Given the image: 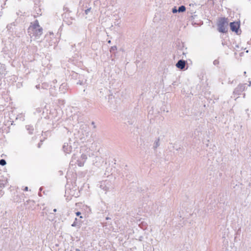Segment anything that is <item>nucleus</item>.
<instances>
[{
	"instance_id": "obj_1",
	"label": "nucleus",
	"mask_w": 251,
	"mask_h": 251,
	"mask_svg": "<svg viewBox=\"0 0 251 251\" xmlns=\"http://www.w3.org/2000/svg\"><path fill=\"white\" fill-rule=\"evenodd\" d=\"M217 30L220 33H226L228 31V21L227 18L221 17L217 22Z\"/></svg>"
},
{
	"instance_id": "obj_2",
	"label": "nucleus",
	"mask_w": 251,
	"mask_h": 251,
	"mask_svg": "<svg viewBox=\"0 0 251 251\" xmlns=\"http://www.w3.org/2000/svg\"><path fill=\"white\" fill-rule=\"evenodd\" d=\"M230 30L235 32L237 35H240L241 32V30L240 29V22L236 21L230 22L229 24Z\"/></svg>"
},
{
	"instance_id": "obj_3",
	"label": "nucleus",
	"mask_w": 251,
	"mask_h": 251,
	"mask_svg": "<svg viewBox=\"0 0 251 251\" xmlns=\"http://www.w3.org/2000/svg\"><path fill=\"white\" fill-rule=\"evenodd\" d=\"M247 83H240L234 89L233 94L236 96H239L241 94L242 92L244 91L247 88L246 86Z\"/></svg>"
},
{
	"instance_id": "obj_4",
	"label": "nucleus",
	"mask_w": 251,
	"mask_h": 251,
	"mask_svg": "<svg viewBox=\"0 0 251 251\" xmlns=\"http://www.w3.org/2000/svg\"><path fill=\"white\" fill-rule=\"evenodd\" d=\"M100 187L105 192L109 191L112 187L109 184V182L106 180L101 183Z\"/></svg>"
},
{
	"instance_id": "obj_5",
	"label": "nucleus",
	"mask_w": 251,
	"mask_h": 251,
	"mask_svg": "<svg viewBox=\"0 0 251 251\" xmlns=\"http://www.w3.org/2000/svg\"><path fill=\"white\" fill-rule=\"evenodd\" d=\"M40 26L38 21L36 20L33 23H31L29 27L28 28V32L29 33L30 31H33L34 29L37 28Z\"/></svg>"
},
{
	"instance_id": "obj_6",
	"label": "nucleus",
	"mask_w": 251,
	"mask_h": 251,
	"mask_svg": "<svg viewBox=\"0 0 251 251\" xmlns=\"http://www.w3.org/2000/svg\"><path fill=\"white\" fill-rule=\"evenodd\" d=\"M186 63V61L183 59H180L176 63V66L177 68L180 70H182L184 68Z\"/></svg>"
},
{
	"instance_id": "obj_7",
	"label": "nucleus",
	"mask_w": 251,
	"mask_h": 251,
	"mask_svg": "<svg viewBox=\"0 0 251 251\" xmlns=\"http://www.w3.org/2000/svg\"><path fill=\"white\" fill-rule=\"evenodd\" d=\"M72 147L68 143H65L63 146V150L66 153H70L72 151Z\"/></svg>"
},
{
	"instance_id": "obj_8",
	"label": "nucleus",
	"mask_w": 251,
	"mask_h": 251,
	"mask_svg": "<svg viewBox=\"0 0 251 251\" xmlns=\"http://www.w3.org/2000/svg\"><path fill=\"white\" fill-rule=\"evenodd\" d=\"M33 31L34 32L35 36H40L42 34L43 28L42 27L39 26L37 28L34 29Z\"/></svg>"
},
{
	"instance_id": "obj_9",
	"label": "nucleus",
	"mask_w": 251,
	"mask_h": 251,
	"mask_svg": "<svg viewBox=\"0 0 251 251\" xmlns=\"http://www.w3.org/2000/svg\"><path fill=\"white\" fill-rule=\"evenodd\" d=\"M7 182L8 181L7 178H3V179H0V187H4L6 185Z\"/></svg>"
},
{
	"instance_id": "obj_10",
	"label": "nucleus",
	"mask_w": 251,
	"mask_h": 251,
	"mask_svg": "<svg viewBox=\"0 0 251 251\" xmlns=\"http://www.w3.org/2000/svg\"><path fill=\"white\" fill-rule=\"evenodd\" d=\"M160 138H158L154 142L153 149L156 150L160 145Z\"/></svg>"
},
{
	"instance_id": "obj_11",
	"label": "nucleus",
	"mask_w": 251,
	"mask_h": 251,
	"mask_svg": "<svg viewBox=\"0 0 251 251\" xmlns=\"http://www.w3.org/2000/svg\"><path fill=\"white\" fill-rule=\"evenodd\" d=\"M101 158L100 157L96 156L95 157V160H93V164L96 166H98L99 165V164L98 163V161L100 162V160H101Z\"/></svg>"
},
{
	"instance_id": "obj_12",
	"label": "nucleus",
	"mask_w": 251,
	"mask_h": 251,
	"mask_svg": "<svg viewBox=\"0 0 251 251\" xmlns=\"http://www.w3.org/2000/svg\"><path fill=\"white\" fill-rule=\"evenodd\" d=\"M26 129L28 131V133L30 134H31L33 133V131L34 130L33 127L30 125H27L26 126Z\"/></svg>"
},
{
	"instance_id": "obj_13",
	"label": "nucleus",
	"mask_w": 251,
	"mask_h": 251,
	"mask_svg": "<svg viewBox=\"0 0 251 251\" xmlns=\"http://www.w3.org/2000/svg\"><path fill=\"white\" fill-rule=\"evenodd\" d=\"M186 10V7L184 5H181L178 7L177 9L178 12H183L185 11Z\"/></svg>"
},
{
	"instance_id": "obj_14",
	"label": "nucleus",
	"mask_w": 251,
	"mask_h": 251,
	"mask_svg": "<svg viewBox=\"0 0 251 251\" xmlns=\"http://www.w3.org/2000/svg\"><path fill=\"white\" fill-rule=\"evenodd\" d=\"M117 49L116 46H112L110 49V51L112 53H115V51Z\"/></svg>"
},
{
	"instance_id": "obj_15",
	"label": "nucleus",
	"mask_w": 251,
	"mask_h": 251,
	"mask_svg": "<svg viewBox=\"0 0 251 251\" xmlns=\"http://www.w3.org/2000/svg\"><path fill=\"white\" fill-rule=\"evenodd\" d=\"M72 226H73V227H75V226H79L80 225H78V222H77V219L76 218L75 220V221L74 222V223L72 224Z\"/></svg>"
},
{
	"instance_id": "obj_16",
	"label": "nucleus",
	"mask_w": 251,
	"mask_h": 251,
	"mask_svg": "<svg viewBox=\"0 0 251 251\" xmlns=\"http://www.w3.org/2000/svg\"><path fill=\"white\" fill-rule=\"evenodd\" d=\"M87 155L85 154H82L81 155V159L82 160V161L85 162L86 160L87 159Z\"/></svg>"
},
{
	"instance_id": "obj_17",
	"label": "nucleus",
	"mask_w": 251,
	"mask_h": 251,
	"mask_svg": "<svg viewBox=\"0 0 251 251\" xmlns=\"http://www.w3.org/2000/svg\"><path fill=\"white\" fill-rule=\"evenodd\" d=\"M6 164V162L5 159H1L0 160V165L3 166Z\"/></svg>"
},
{
	"instance_id": "obj_18",
	"label": "nucleus",
	"mask_w": 251,
	"mask_h": 251,
	"mask_svg": "<svg viewBox=\"0 0 251 251\" xmlns=\"http://www.w3.org/2000/svg\"><path fill=\"white\" fill-rule=\"evenodd\" d=\"M77 165L79 166H80V167L83 166L84 165V161H81V160H77Z\"/></svg>"
},
{
	"instance_id": "obj_19",
	"label": "nucleus",
	"mask_w": 251,
	"mask_h": 251,
	"mask_svg": "<svg viewBox=\"0 0 251 251\" xmlns=\"http://www.w3.org/2000/svg\"><path fill=\"white\" fill-rule=\"evenodd\" d=\"M172 12L173 13H176V12H178L177 11V9L176 8V7H174L173 9H172Z\"/></svg>"
},
{
	"instance_id": "obj_20",
	"label": "nucleus",
	"mask_w": 251,
	"mask_h": 251,
	"mask_svg": "<svg viewBox=\"0 0 251 251\" xmlns=\"http://www.w3.org/2000/svg\"><path fill=\"white\" fill-rule=\"evenodd\" d=\"M219 60H218L216 59V60H215L213 61V64H214V65H217L219 64Z\"/></svg>"
},
{
	"instance_id": "obj_21",
	"label": "nucleus",
	"mask_w": 251,
	"mask_h": 251,
	"mask_svg": "<svg viewBox=\"0 0 251 251\" xmlns=\"http://www.w3.org/2000/svg\"><path fill=\"white\" fill-rule=\"evenodd\" d=\"M91 8H87V9H86L85 10V13L87 15L89 13V12H90V10H91Z\"/></svg>"
},
{
	"instance_id": "obj_22",
	"label": "nucleus",
	"mask_w": 251,
	"mask_h": 251,
	"mask_svg": "<svg viewBox=\"0 0 251 251\" xmlns=\"http://www.w3.org/2000/svg\"><path fill=\"white\" fill-rule=\"evenodd\" d=\"M75 214L77 216H79L80 215H81V212H79V211H77L76 213H75Z\"/></svg>"
},
{
	"instance_id": "obj_23",
	"label": "nucleus",
	"mask_w": 251,
	"mask_h": 251,
	"mask_svg": "<svg viewBox=\"0 0 251 251\" xmlns=\"http://www.w3.org/2000/svg\"><path fill=\"white\" fill-rule=\"evenodd\" d=\"M28 188L27 186H25V188L24 189V190L25 191H28Z\"/></svg>"
},
{
	"instance_id": "obj_24",
	"label": "nucleus",
	"mask_w": 251,
	"mask_h": 251,
	"mask_svg": "<svg viewBox=\"0 0 251 251\" xmlns=\"http://www.w3.org/2000/svg\"><path fill=\"white\" fill-rule=\"evenodd\" d=\"M42 141H40V143H39L38 144V148H40L41 145H42Z\"/></svg>"
},
{
	"instance_id": "obj_25",
	"label": "nucleus",
	"mask_w": 251,
	"mask_h": 251,
	"mask_svg": "<svg viewBox=\"0 0 251 251\" xmlns=\"http://www.w3.org/2000/svg\"><path fill=\"white\" fill-rule=\"evenodd\" d=\"M3 194V192L1 190H0V196H1Z\"/></svg>"
},
{
	"instance_id": "obj_26",
	"label": "nucleus",
	"mask_w": 251,
	"mask_h": 251,
	"mask_svg": "<svg viewBox=\"0 0 251 251\" xmlns=\"http://www.w3.org/2000/svg\"><path fill=\"white\" fill-rule=\"evenodd\" d=\"M92 125L94 126V128H96V126L95 125L94 122H92Z\"/></svg>"
},
{
	"instance_id": "obj_27",
	"label": "nucleus",
	"mask_w": 251,
	"mask_h": 251,
	"mask_svg": "<svg viewBox=\"0 0 251 251\" xmlns=\"http://www.w3.org/2000/svg\"><path fill=\"white\" fill-rule=\"evenodd\" d=\"M196 132H198V133H199V131L197 130H195L194 131V134L196 135ZM199 134H198V135H199Z\"/></svg>"
},
{
	"instance_id": "obj_28",
	"label": "nucleus",
	"mask_w": 251,
	"mask_h": 251,
	"mask_svg": "<svg viewBox=\"0 0 251 251\" xmlns=\"http://www.w3.org/2000/svg\"><path fill=\"white\" fill-rule=\"evenodd\" d=\"M107 43H108V44H111V40H108V41H107Z\"/></svg>"
},
{
	"instance_id": "obj_29",
	"label": "nucleus",
	"mask_w": 251,
	"mask_h": 251,
	"mask_svg": "<svg viewBox=\"0 0 251 251\" xmlns=\"http://www.w3.org/2000/svg\"><path fill=\"white\" fill-rule=\"evenodd\" d=\"M56 211H57V210H56V209H55H55H54L53 210V211L54 212H56Z\"/></svg>"
},
{
	"instance_id": "obj_30",
	"label": "nucleus",
	"mask_w": 251,
	"mask_h": 251,
	"mask_svg": "<svg viewBox=\"0 0 251 251\" xmlns=\"http://www.w3.org/2000/svg\"><path fill=\"white\" fill-rule=\"evenodd\" d=\"M249 86L251 85V80L249 81Z\"/></svg>"
},
{
	"instance_id": "obj_31",
	"label": "nucleus",
	"mask_w": 251,
	"mask_h": 251,
	"mask_svg": "<svg viewBox=\"0 0 251 251\" xmlns=\"http://www.w3.org/2000/svg\"><path fill=\"white\" fill-rule=\"evenodd\" d=\"M75 251H80V250L78 249H76Z\"/></svg>"
},
{
	"instance_id": "obj_32",
	"label": "nucleus",
	"mask_w": 251,
	"mask_h": 251,
	"mask_svg": "<svg viewBox=\"0 0 251 251\" xmlns=\"http://www.w3.org/2000/svg\"><path fill=\"white\" fill-rule=\"evenodd\" d=\"M246 72H244V75H246Z\"/></svg>"
},
{
	"instance_id": "obj_33",
	"label": "nucleus",
	"mask_w": 251,
	"mask_h": 251,
	"mask_svg": "<svg viewBox=\"0 0 251 251\" xmlns=\"http://www.w3.org/2000/svg\"><path fill=\"white\" fill-rule=\"evenodd\" d=\"M108 219H110V218L109 217H106V220H108Z\"/></svg>"
},
{
	"instance_id": "obj_34",
	"label": "nucleus",
	"mask_w": 251,
	"mask_h": 251,
	"mask_svg": "<svg viewBox=\"0 0 251 251\" xmlns=\"http://www.w3.org/2000/svg\"><path fill=\"white\" fill-rule=\"evenodd\" d=\"M243 97L245 98V94H243Z\"/></svg>"
},
{
	"instance_id": "obj_35",
	"label": "nucleus",
	"mask_w": 251,
	"mask_h": 251,
	"mask_svg": "<svg viewBox=\"0 0 251 251\" xmlns=\"http://www.w3.org/2000/svg\"><path fill=\"white\" fill-rule=\"evenodd\" d=\"M41 190H42V187H41V188H40V191H41Z\"/></svg>"
},
{
	"instance_id": "obj_36",
	"label": "nucleus",
	"mask_w": 251,
	"mask_h": 251,
	"mask_svg": "<svg viewBox=\"0 0 251 251\" xmlns=\"http://www.w3.org/2000/svg\"><path fill=\"white\" fill-rule=\"evenodd\" d=\"M65 9H66V10L68 11V8H66Z\"/></svg>"
},
{
	"instance_id": "obj_37",
	"label": "nucleus",
	"mask_w": 251,
	"mask_h": 251,
	"mask_svg": "<svg viewBox=\"0 0 251 251\" xmlns=\"http://www.w3.org/2000/svg\"><path fill=\"white\" fill-rule=\"evenodd\" d=\"M65 9H66V10L68 11V8H66Z\"/></svg>"
},
{
	"instance_id": "obj_38",
	"label": "nucleus",
	"mask_w": 251,
	"mask_h": 251,
	"mask_svg": "<svg viewBox=\"0 0 251 251\" xmlns=\"http://www.w3.org/2000/svg\"><path fill=\"white\" fill-rule=\"evenodd\" d=\"M19 1H20L21 0H19Z\"/></svg>"
},
{
	"instance_id": "obj_39",
	"label": "nucleus",
	"mask_w": 251,
	"mask_h": 251,
	"mask_svg": "<svg viewBox=\"0 0 251 251\" xmlns=\"http://www.w3.org/2000/svg\"><path fill=\"white\" fill-rule=\"evenodd\" d=\"M0 197H1V196H0Z\"/></svg>"
}]
</instances>
